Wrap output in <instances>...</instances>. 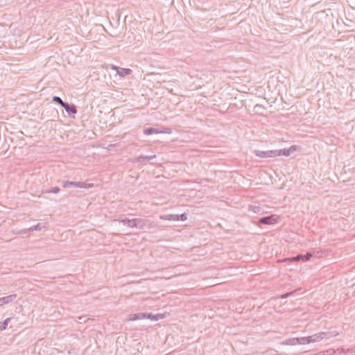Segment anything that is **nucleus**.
<instances>
[{
	"label": "nucleus",
	"instance_id": "5701e85b",
	"mask_svg": "<svg viewBox=\"0 0 355 355\" xmlns=\"http://www.w3.org/2000/svg\"><path fill=\"white\" fill-rule=\"evenodd\" d=\"M89 318L87 315H82L78 318V322L79 323H85Z\"/></svg>",
	"mask_w": 355,
	"mask_h": 355
},
{
	"label": "nucleus",
	"instance_id": "423d86ee",
	"mask_svg": "<svg viewBox=\"0 0 355 355\" xmlns=\"http://www.w3.org/2000/svg\"><path fill=\"white\" fill-rule=\"evenodd\" d=\"M151 223L148 219L137 218V228L146 230L152 227Z\"/></svg>",
	"mask_w": 355,
	"mask_h": 355
},
{
	"label": "nucleus",
	"instance_id": "bb28decb",
	"mask_svg": "<svg viewBox=\"0 0 355 355\" xmlns=\"http://www.w3.org/2000/svg\"><path fill=\"white\" fill-rule=\"evenodd\" d=\"M250 209L253 211L254 213H259L261 211L259 206H250Z\"/></svg>",
	"mask_w": 355,
	"mask_h": 355
},
{
	"label": "nucleus",
	"instance_id": "412c9836",
	"mask_svg": "<svg viewBox=\"0 0 355 355\" xmlns=\"http://www.w3.org/2000/svg\"><path fill=\"white\" fill-rule=\"evenodd\" d=\"M116 220L119 221V223H123V225H126L128 227V225H130V219L129 218H119V219H116Z\"/></svg>",
	"mask_w": 355,
	"mask_h": 355
},
{
	"label": "nucleus",
	"instance_id": "9d476101",
	"mask_svg": "<svg viewBox=\"0 0 355 355\" xmlns=\"http://www.w3.org/2000/svg\"><path fill=\"white\" fill-rule=\"evenodd\" d=\"M296 150V146H292L288 149H281V150H277V152L279 153V155H284V156H289L291 153L295 152Z\"/></svg>",
	"mask_w": 355,
	"mask_h": 355
},
{
	"label": "nucleus",
	"instance_id": "6e6552de",
	"mask_svg": "<svg viewBox=\"0 0 355 355\" xmlns=\"http://www.w3.org/2000/svg\"><path fill=\"white\" fill-rule=\"evenodd\" d=\"M112 69L116 70V73L119 76L124 77L131 73L132 70L126 68H121L119 67L114 66Z\"/></svg>",
	"mask_w": 355,
	"mask_h": 355
},
{
	"label": "nucleus",
	"instance_id": "aec40b11",
	"mask_svg": "<svg viewBox=\"0 0 355 355\" xmlns=\"http://www.w3.org/2000/svg\"><path fill=\"white\" fill-rule=\"evenodd\" d=\"M52 101L54 103H56L60 105L62 107L63 106V104L66 103V102H64L60 97L57 96H53Z\"/></svg>",
	"mask_w": 355,
	"mask_h": 355
},
{
	"label": "nucleus",
	"instance_id": "4468645a",
	"mask_svg": "<svg viewBox=\"0 0 355 355\" xmlns=\"http://www.w3.org/2000/svg\"><path fill=\"white\" fill-rule=\"evenodd\" d=\"M283 345H298V338H291L286 339L282 343Z\"/></svg>",
	"mask_w": 355,
	"mask_h": 355
},
{
	"label": "nucleus",
	"instance_id": "f3484780",
	"mask_svg": "<svg viewBox=\"0 0 355 355\" xmlns=\"http://www.w3.org/2000/svg\"><path fill=\"white\" fill-rule=\"evenodd\" d=\"M146 319V313H138L133 314L132 318H130V320H143Z\"/></svg>",
	"mask_w": 355,
	"mask_h": 355
},
{
	"label": "nucleus",
	"instance_id": "7ed1b4c3",
	"mask_svg": "<svg viewBox=\"0 0 355 355\" xmlns=\"http://www.w3.org/2000/svg\"><path fill=\"white\" fill-rule=\"evenodd\" d=\"M253 153L259 157L261 158H268V157H276L279 156V153L277 151V150H254Z\"/></svg>",
	"mask_w": 355,
	"mask_h": 355
},
{
	"label": "nucleus",
	"instance_id": "f8f14e48",
	"mask_svg": "<svg viewBox=\"0 0 355 355\" xmlns=\"http://www.w3.org/2000/svg\"><path fill=\"white\" fill-rule=\"evenodd\" d=\"M161 314H153L152 313H146V319H150V320L157 321L162 318Z\"/></svg>",
	"mask_w": 355,
	"mask_h": 355
},
{
	"label": "nucleus",
	"instance_id": "2eb2a0df",
	"mask_svg": "<svg viewBox=\"0 0 355 355\" xmlns=\"http://www.w3.org/2000/svg\"><path fill=\"white\" fill-rule=\"evenodd\" d=\"M156 157L155 155H140L137 158V162H142L146 160H150Z\"/></svg>",
	"mask_w": 355,
	"mask_h": 355
},
{
	"label": "nucleus",
	"instance_id": "1a4fd4ad",
	"mask_svg": "<svg viewBox=\"0 0 355 355\" xmlns=\"http://www.w3.org/2000/svg\"><path fill=\"white\" fill-rule=\"evenodd\" d=\"M62 107L69 114H73L77 112L76 106L73 104H69L66 102L65 103L63 104Z\"/></svg>",
	"mask_w": 355,
	"mask_h": 355
},
{
	"label": "nucleus",
	"instance_id": "6ab92c4d",
	"mask_svg": "<svg viewBox=\"0 0 355 355\" xmlns=\"http://www.w3.org/2000/svg\"><path fill=\"white\" fill-rule=\"evenodd\" d=\"M336 352H338V353L347 354V353L355 352V349H354L353 348H348V349H345L344 347H341V348L337 349Z\"/></svg>",
	"mask_w": 355,
	"mask_h": 355
},
{
	"label": "nucleus",
	"instance_id": "4be33fe9",
	"mask_svg": "<svg viewBox=\"0 0 355 355\" xmlns=\"http://www.w3.org/2000/svg\"><path fill=\"white\" fill-rule=\"evenodd\" d=\"M60 189L58 187H52L49 189L46 190L45 193H58L60 191Z\"/></svg>",
	"mask_w": 355,
	"mask_h": 355
},
{
	"label": "nucleus",
	"instance_id": "c756f323",
	"mask_svg": "<svg viewBox=\"0 0 355 355\" xmlns=\"http://www.w3.org/2000/svg\"><path fill=\"white\" fill-rule=\"evenodd\" d=\"M31 231H29L28 228L27 229H23L21 230H20L19 233L21 234H26L28 232H30Z\"/></svg>",
	"mask_w": 355,
	"mask_h": 355
},
{
	"label": "nucleus",
	"instance_id": "f257e3e1",
	"mask_svg": "<svg viewBox=\"0 0 355 355\" xmlns=\"http://www.w3.org/2000/svg\"><path fill=\"white\" fill-rule=\"evenodd\" d=\"M320 254V252L319 251H317L316 252L314 251V252H307L305 254H297V256L295 257H289V258H286L282 260V261L284 262H286V261H309L310 260V259L311 257H313V256H315V257H320L319 255Z\"/></svg>",
	"mask_w": 355,
	"mask_h": 355
},
{
	"label": "nucleus",
	"instance_id": "b1692460",
	"mask_svg": "<svg viewBox=\"0 0 355 355\" xmlns=\"http://www.w3.org/2000/svg\"><path fill=\"white\" fill-rule=\"evenodd\" d=\"M41 229H42V225L40 223L36 225H33V226H32V227L28 228L29 231H31V232H33V231H35H35H37V230L40 231V230H41Z\"/></svg>",
	"mask_w": 355,
	"mask_h": 355
},
{
	"label": "nucleus",
	"instance_id": "cd10ccee",
	"mask_svg": "<svg viewBox=\"0 0 355 355\" xmlns=\"http://www.w3.org/2000/svg\"><path fill=\"white\" fill-rule=\"evenodd\" d=\"M328 333V335H327V338H331V337H334V336H336L339 334V333L337 331H329V332H327Z\"/></svg>",
	"mask_w": 355,
	"mask_h": 355
},
{
	"label": "nucleus",
	"instance_id": "a211bd4d",
	"mask_svg": "<svg viewBox=\"0 0 355 355\" xmlns=\"http://www.w3.org/2000/svg\"><path fill=\"white\" fill-rule=\"evenodd\" d=\"M11 318H8L6 319L4 321H3L1 323H0V331L5 330L10 322Z\"/></svg>",
	"mask_w": 355,
	"mask_h": 355
},
{
	"label": "nucleus",
	"instance_id": "39448f33",
	"mask_svg": "<svg viewBox=\"0 0 355 355\" xmlns=\"http://www.w3.org/2000/svg\"><path fill=\"white\" fill-rule=\"evenodd\" d=\"M162 219L167 220H182L184 221L187 219V214L186 213L182 214H166L161 216Z\"/></svg>",
	"mask_w": 355,
	"mask_h": 355
},
{
	"label": "nucleus",
	"instance_id": "c85d7f7f",
	"mask_svg": "<svg viewBox=\"0 0 355 355\" xmlns=\"http://www.w3.org/2000/svg\"><path fill=\"white\" fill-rule=\"evenodd\" d=\"M336 352V351H335L332 349L327 350V353L328 355H332L333 354H335Z\"/></svg>",
	"mask_w": 355,
	"mask_h": 355
},
{
	"label": "nucleus",
	"instance_id": "ddd939ff",
	"mask_svg": "<svg viewBox=\"0 0 355 355\" xmlns=\"http://www.w3.org/2000/svg\"><path fill=\"white\" fill-rule=\"evenodd\" d=\"M144 132L146 135H153V134H158V133H160L162 132L159 131L157 128L150 127V128H146L144 130Z\"/></svg>",
	"mask_w": 355,
	"mask_h": 355
},
{
	"label": "nucleus",
	"instance_id": "9b49d317",
	"mask_svg": "<svg viewBox=\"0 0 355 355\" xmlns=\"http://www.w3.org/2000/svg\"><path fill=\"white\" fill-rule=\"evenodd\" d=\"M327 335H328V333L322 331V332L315 334L313 336H311V337H313V338H311V343L318 342L320 340L325 338L326 337H327Z\"/></svg>",
	"mask_w": 355,
	"mask_h": 355
},
{
	"label": "nucleus",
	"instance_id": "0eeeda50",
	"mask_svg": "<svg viewBox=\"0 0 355 355\" xmlns=\"http://www.w3.org/2000/svg\"><path fill=\"white\" fill-rule=\"evenodd\" d=\"M17 298L16 294H11L0 298V306L13 302Z\"/></svg>",
	"mask_w": 355,
	"mask_h": 355
},
{
	"label": "nucleus",
	"instance_id": "a878e982",
	"mask_svg": "<svg viewBox=\"0 0 355 355\" xmlns=\"http://www.w3.org/2000/svg\"><path fill=\"white\" fill-rule=\"evenodd\" d=\"M296 291H296V290H295V291H293L288 292V293H284V294H283V295H282L280 296V298L284 299V298H286V297H289V296H291V295H293L295 293H296Z\"/></svg>",
	"mask_w": 355,
	"mask_h": 355
},
{
	"label": "nucleus",
	"instance_id": "20e7f679",
	"mask_svg": "<svg viewBox=\"0 0 355 355\" xmlns=\"http://www.w3.org/2000/svg\"><path fill=\"white\" fill-rule=\"evenodd\" d=\"M279 216L272 214L268 216H263L259 219L258 224L261 225H273L278 222Z\"/></svg>",
	"mask_w": 355,
	"mask_h": 355
},
{
	"label": "nucleus",
	"instance_id": "f03ea898",
	"mask_svg": "<svg viewBox=\"0 0 355 355\" xmlns=\"http://www.w3.org/2000/svg\"><path fill=\"white\" fill-rule=\"evenodd\" d=\"M64 188L77 187V188H92L94 186L92 183H86L82 182L64 181L62 184Z\"/></svg>",
	"mask_w": 355,
	"mask_h": 355
},
{
	"label": "nucleus",
	"instance_id": "393cba45",
	"mask_svg": "<svg viewBox=\"0 0 355 355\" xmlns=\"http://www.w3.org/2000/svg\"><path fill=\"white\" fill-rule=\"evenodd\" d=\"M137 218L130 219V225H128V227H131V228H133V227L137 228Z\"/></svg>",
	"mask_w": 355,
	"mask_h": 355
},
{
	"label": "nucleus",
	"instance_id": "dca6fc26",
	"mask_svg": "<svg viewBox=\"0 0 355 355\" xmlns=\"http://www.w3.org/2000/svg\"><path fill=\"white\" fill-rule=\"evenodd\" d=\"M311 336L298 338V345L309 344L311 343Z\"/></svg>",
	"mask_w": 355,
	"mask_h": 355
}]
</instances>
